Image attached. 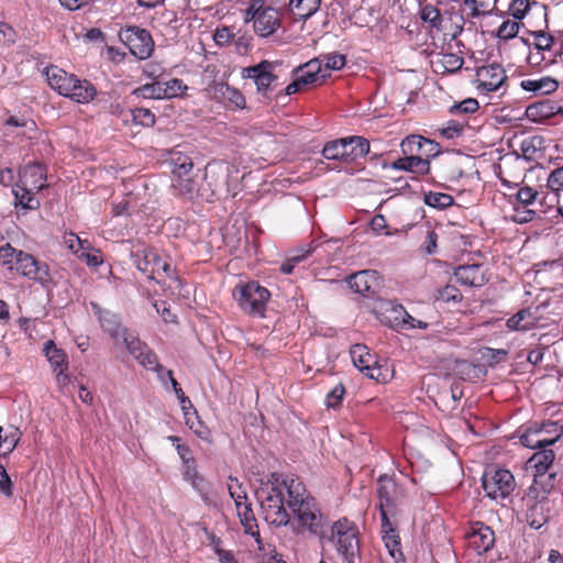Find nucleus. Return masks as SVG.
<instances>
[{
    "mask_svg": "<svg viewBox=\"0 0 563 563\" xmlns=\"http://www.w3.org/2000/svg\"><path fill=\"white\" fill-rule=\"evenodd\" d=\"M349 287L356 294L373 297L379 286L375 271H361L351 275L347 279Z\"/></svg>",
    "mask_w": 563,
    "mask_h": 563,
    "instance_id": "nucleus-18",
    "label": "nucleus"
},
{
    "mask_svg": "<svg viewBox=\"0 0 563 563\" xmlns=\"http://www.w3.org/2000/svg\"><path fill=\"white\" fill-rule=\"evenodd\" d=\"M173 176H188L194 172V162L190 156L181 152H174L172 154Z\"/></svg>",
    "mask_w": 563,
    "mask_h": 563,
    "instance_id": "nucleus-39",
    "label": "nucleus"
},
{
    "mask_svg": "<svg viewBox=\"0 0 563 563\" xmlns=\"http://www.w3.org/2000/svg\"><path fill=\"white\" fill-rule=\"evenodd\" d=\"M18 38V33L12 25L0 21V44L7 47L12 46Z\"/></svg>",
    "mask_w": 563,
    "mask_h": 563,
    "instance_id": "nucleus-63",
    "label": "nucleus"
},
{
    "mask_svg": "<svg viewBox=\"0 0 563 563\" xmlns=\"http://www.w3.org/2000/svg\"><path fill=\"white\" fill-rule=\"evenodd\" d=\"M364 375L377 383H387L393 378L394 371L389 367L388 363L375 362L368 367V371L364 372Z\"/></svg>",
    "mask_w": 563,
    "mask_h": 563,
    "instance_id": "nucleus-40",
    "label": "nucleus"
},
{
    "mask_svg": "<svg viewBox=\"0 0 563 563\" xmlns=\"http://www.w3.org/2000/svg\"><path fill=\"white\" fill-rule=\"evenodd\" d=\"M555 460L552 449L541 448L526 462V471L529 473L550 472Z\"/></svg>",
    "mask_w": 563,
    "mask_h": 563,
    "instance_id": "nucleus-28",
    "label": "nucleus"
},
{
    "mask_svg": "<svg viewBox=\"0 0 563 563\" xmlns=\"http://www.w3.org/2000/svg\"><path fill=\"white\" fill-rule=\"evenodd\" d=\"M275 64L269 60H262L256 65L244 67L242 77L253 79L258 92L266 95L274 90L278 77L274 74Z\"/></svg>",
    "mask_w": 563,
    "mask_h": 563,
    "instance_id": "nucleus-13",
    "label": "nucleus"
},
{
    "mask_svg": "<svg viewBox=\"0 0 563 563\" xmlns=\"http://www.w3.org/2000/svg\"><path fill=\"white\" fill-rule=\"evenodd\" d=\"M330 540L335 544L338 552L349 563H353L360 550L358 528L356 525L346 518L339 519L331 527Z\"/></svg>",
    "mask_w": 563,
    "mask_h": 563,
    "instance_id": "nucleus-8",
    "label": "nucleus"
},
{
    "mask_svg": "<svg viewBox=\"0 0 563 563\" xmlns=\"http://www.w3.org/2000/svg\"><path fill=\"white\" fill-rule=\"evenodd\" d=\"M174 195L185 200H192L198 196V177L197 175L188 174V176H177L173 178Z\"/></svg>",
    "mask_w": 563,
    "mask_h": 563,
    "instance_id": "nucleus-29",
    "label": "nucleus"
},
{
    "mask_svg": "<svg viewBox=\"0 0 563 563\" xmlns=\"http://www.w3.org/2000/svg\"><path fill=\"white\" fill-rule=\"evenodd\" d=\"M435 298L438 301L455 305L462 301L463 295L456 286L449 284L438 290Z\"/></svg>",
    "mask_w": 563,
    "mask_h": 563,
    "instance_id": "nucleus-50",
    "label": "nucleus"
},
{
    "mask_svg": "<svg viewBox=\"0 0 563 563\" xmlns=\"http://www.w3.org/2000/svg\"><path fill=\"white\" fill-rule=\"evenodd\" d=\"M477 89L484 92L506 91L507 75L498 64L482 66L476 71Z\"/></svg>",
    "mask_w": 563,
    "mask_h": 563,
    "instance_id": "nucleus-14",
    "label": "nucleus"
},
{
    "mask_svg": "<svg viewBox=\"0 0 563 563\" xmlns=\"http://www.w3.org/2000/svg\"><path fill=\"white\" fill-rule=\"evenodd\" d=\"M533 482L528 488L527 498H543L549 499L548 496L555 486L556 472H538L531 473Z\"/></svg>",
    "mask_w": 563,
    "mask_h": 563,
    "instance_id": "nucleus-23",
    "label": "nucleus"
},
{
    "mask_svg": "<svg viewBox=\"0 0 563 563\" xmlns=\"http://www.w3.org/2000/svg\"><path fill=\"white\" fill-rule=\"evenodd\" d=\"M539 311L540 307L521 309L507 320L506 325L510 331H528L538 328Z\"/></svg>",
    "mask_w": 563,
    "mask_h": 563,
    "instance_id": "nucleus-24",
    "label": "nucleus"
},
{
    "mask_svg": "<svg viewBox=\"0 0 563 563\" xmlns=\"http://www.w3.org/2000/svg\"><path fill=\"white\" fill-rule=\"evenodd\" d=\"M330 76L324 73L320 58H313L295 69V79L285 88L286 95L290 96L308 89L309 87L319 86Z\"/></svg>",
    "mask_w": 563,
    "mask_h": 563,
    "instance_id": "nucleus-10",
    "label": "nucleus"
},
{
    "mask_svg": "<svg viewBox=\"0 0 563 563\" xmlns=\"http://www.w3.org/2000/svg\"><path fill=\"white\" fill-rule=\"evenodd\" d=\"M343 139L345 164L355 162L369 153V142L364 136L353 135Z\"/></svg>",
    "mask_w": 563,
    "mask_h": 563,
    "instance_id": "nucleus-27",
    "label": "nucleus"
},
{
    "mask_svg": "<svg viewBox=\"0 0 563 563\" xmlns=\"http://www.w3.org/2000/svg\"><path fill=\"white\" fill-rule=\"evenodd\" d=\"M162 86L164 99L183 97L187 91V86L179 78L162 81Z\"/></svg>",
    "mask_w": 563,
    "mask_h": 563,
    "instance_id": "nucleus-48",
    "label": "nucleus"
},
{
    "mask_svg": "<svg viewBox=\"0 0 563 563\" xmlns=\"http://www.w3.org/2000/svg\"><path fill=\"white\" fill-rule=\"evenodd\" d=\"M322 62V68L324 73L330 70H340L346 64V57L343 54L331 53L319 57Z\"/></svg>",
    "mask_w": 563,
    "mask_h": 563,
    "instance_id": "nucleus-52",
    "label": "nucleus"
},
{
    "mask_svg": "<svg viewBox=\"0 0 563 563\" xmlns=\"http://www.w3.org/2000/svg\"><path fill=\"white\" fill-rule=\"evenodd\" d=\"M131 258L140 272L158 284L166 279L179 280L170 263L163 258L155 247L144 246L139 249L131 253Z\"/></svg>",
    "mask_w": 563,
    "mask_h": 563,
    "instance_id": "nucleus-6",
    "label": "nucleus"
},
{
    "mask_svg": "<svg viewBox=\"0 0 563 563\" xmlns=\"http://www.w3.org/2000/svg\"><path fill=\"white\" fill-rule=\"evenodd\" d=\"M423 201L431 208L442 210L451 207L454 203V198L449 194L430 191L424 195Z\"/></svg>",
    "mask_w": 563,
    "mask_h": 563,
    "instance_id": "nucleus-47",
    "label": "nucleus"
},
{
    "mask_svg": "<svg viewBox=\"0 0 563 563\" xmlns=\"http://www.w3.org/2000/svg\"><path fill=\"white\" fill-rule=\"evenodd\" d=\"M533 35V49L540 52H550L554 47V37L544 31H537Z\"/></svg>",
    "mask_w": 563,
    "mask_h": 563,
    "instance_id": "nucleus-55",
    "label": "nucleus"
},
{
    "mask_svg": "<svg viewBox=\"0 0 563 563\" xmlns=\"http://www.w3.org/2000/svg\"><path fill=\"white\" fill-rule=\"evenodd\" d=\"M405 308L401 305H390L383 312L382 322L396 331H404Z\"/></svg>",
    "mask_w": 563,
    "mask_h": 563,
    "instance_id": "nucleus-38",
    "label": "nucleus"
},
{
    "mask_svg": "<svg viewBox=\"0 0 563 563\" xmlns=\"http://www.w3.org/2000/svg\"><path fill=\"white\" fill-rule=\"evenodd\" d=\"M18 262L13 268L19 274L43 286L51 282L49 267L47 264L38 262L33 255L25 252L18 254Z\"/></svg>",
    "mask_w": 563,
    "mask_h": 563,
    "instance_id": "nucleus-15",
    "label": "nucleus"
},
{
    "mask_svg": "<svg viewBox=\"0 0 563 563\" xmlns=\"http://www.w3.org/2000/svg\"><path fill=\"white\" fill-rule=\"evenodd\" d=\"M455 279L465 286L481 287L488 282L486 269L483 265H461L454 271Z\"/></svg>",
    "mask_w": 563,
    "mask_h": 563,
    "instance_id": "nucleus-22",
    "label": "nucleus"
},
{
    "mask_svg": "<svg viewBox=\"0 0 563 563\" xmlns=\"http://www.w3.org/2000/svg\"><path fill=\"white\" fill-rule=\"evenodd\" d=\"M393 168L408 170L417 174H427L430 169V162L419 155H405L393 163Z\"/></svg>",
    "mask_w": 563,
    "mask_h": 563,
    "instance_id": "nucleus-35",
    "label": "nucleus"
},
{
    "mask_svg": "<svg viewBox=\"0 0 563 563\" xmlns=\"http://www.w3.org/2000/svg\"><path fill=\"white\" fill-rule=\"evenodd\" d=\"M563 435V427L556 421L532 423L520 434V443L530 449H541L553 445Z\"/></svg>",
    "mask_w": 563,
    "mask_h": 563,
    "instance_id": "nucleus-9",
    "label": "nucleus"
},
{
    "mask_svg": "<svg viewBox=\"0 0 563 563\" xmlns=\"http://www.w3.org/2000/svg\"><path fill=\"white\" fill-rule=\"evenodd\" d=\"M343 142L344 139L342 137L327 142L321 152L322 156L329 161H339L341 163H345Z\"/></svg>",
    "mask_w": 563,
    "mask_h": 563,
    "instance_id": "nucleus-41",
    "label": "nucleus"
},
{
    "mask_svg": "<svg viewBox=\"0 0 563 563\" xmlns=\"http://www.w3.org/2000/svg\"><path fill=\"white\" fill-rule=\"evenodd\" d=\"M320 0H289L288 11L294 21H306L320 8Z\"/></svg>",
    "mask_w": 563,
    "mask_h": 563,
    "instance_id": "nucleus-32",
    "label": "nucleus"
},
{
    "mask_svg": "<svg viewBox=\"0 0 563 563\" xmlns=\"http://www.w3.org/2000/svg\"><path fill=\"white\" fill-rule=\"evenodd\" d=\"M527 117L533 121L545 119L552 114V108L548 102L530 104L526 110Z\"/></svg>",
    "mask_w": 563,
    "mask_h": 563,
    "instance_id": "nucleus-56",
    "label": "nucleus"
},
{
    "mask_svg": "<svg viewBox=\"0 0 563 563\" xmlns=\"http://www.w3.org/2000/svg\"><path fill=\"white\" fill-rule=\"evenodd\" d=\"M14 195V206L15 208H21L23 210H36L40 208L41 202L36 197L38 190H31L27 187L21 186V184L16 183L12 189Z\"/></svg>",
    "mask_w": 563,
    "mask_h": 563,
    "instance_id": "nucleus-31",
    "label": "nucleus"
},
{
    "mask_svg": "<svg viewBox=\"0 0 563 563\" xmlns=\"http://www.w3.org/2000/svg\"><path fill=\"white\" fill-rule=\"evenodd\" d=\"M516 486L515 476L505 468H487L482 477V487L490 499L497 500L509 497Z\"/></svg>",
    "mask_w": 563,
    "mask_h": 563,
    "instance_id": "nucleus-11",
    "label": "nucleus"
},
{
    "mask_svg": "<svg viewBox=\"0 0 563 563\" xmlns=\"http://www.w3.org/2000/svg\"><path fill=\"white\" fill-rule=\"evenodd\" d=\"M22 250L13 247L10 243H5L0 246V262L9 269H13L19 258L18 254H22Z\"/></svg>",
    "mask_w": 563,
    "mask_h": 563,
    "instance_id": "nucleus-53",
    "label": "nucleus"
},
{
    "mask_svg": "<svg viewBox=\"0 0 563 563\" xmlns=\"http://www.w3.org/2000/svg\"><path fill=\"white\" fill-rule=\"evenodd\" d=\"M350 354L355 367L364 374L368 371V367L375 362L376 356L369 352V349L363 344H354Z\"/></svg>",
    "mask_w": 563,
    "mask_h": 563,
    "instance_id": "nucleus-37",
    "label": "nucleus"
},
{
    "mask_svg": "<svg viewBox=\"0 0 563 563\" xmlns=\"http://www.w3.org/2000/svg\"><path fill=\"white\" fill-rule=\"evenodd\" d=\"M156 122L155 114L147 108H132L130 126H153Z\"/></svg>",
    "mask_w": 563,
    "mask_h": 563,
    "instance_id": "nucleus-42",
    "label": "nucleus"
},
{
    "mask_svg": "<svg viewBox=\"0 0 563 563\" xmlns=\"http://www.w3.org/2000/svg\"><path fill=\"white\" fill-rule=\"evenodd\" d=\"M382 521V534L385 547L389 553V555L395 560L396 563L404 560V553L401 551L400 537L391 523L390 519L383 514Z\"/></svg>",
    "mask_w": 563,
    "mask_h": 563,
    "instance_id": "nucleus-25",
    "label": "nucleus"
},
{
    "mask_svg": "<svg viewBox=\"0 0 563 563\" xmlns=\"http://www.w3.org/2000/svg\"><path fill=\"white\" fill-rule=\"evenodd\" d=\"M432 64L435 73H455L462 68L464 59L454 53H442L438 54L437 59Z\"/></svg>",
    "mask_w": 563,
    "mask_h": 563,
    "instance_id": "nucleus-36",
    "label": "nucleus"
},
{
    "mask_svg": "<svg viewBox=\"0 0 563 563\" xmlns=\"http://www.w3.org/2000/svg\"><path fill=\"white\" fill-rule=\"evenodd\" d=\"M43 353L49 362L53 372H57V369H68L69 362L68 355L63 350L56 346L53 340H48L44 343Z\"/></svg>",
    "mask_w": 563,
    "mask_h": 563,
    "instance_id": "nucleus-34",
    "label": "nucleus"
},
{
    "mask_svg": "<svg viewBox=\"0 0 563 563\" xmlns=\"http://www.w3.org/2000/svg\"><path fill=\"white\" fill-rule=\"evenodd\" d=\"M399 487L397 483L387 475H380L377 481V497L379 500L378 509L380 519L383 514L387 518L396 514V500L398 498Z\"/></svg>",
    "mask_w": 563,
    "mask_h": 563,
    "instance_id": "nucleus-16",
    "label": "nucleus"
},
{
    "mask_svg": "<svg viewBox=\"0 0 563 563\" xmlns=\"http://www.w3.org/2000/svg\"><path fill=\"white\" fill-rule=\"evenodd\" d=\"M44 75L48 86L58 95L77 103H88L97 95L96 87L87 79H79L55 65L45 67Z\"/></svg>",
    "mask_w": 563,
    "mask_h": 563,
    "instance_id": "nucleus-3",
    "label": "nucleus"
},
{
    "mask_svg": "<svg viewBox=\"0 0 563 563\" xmlns=\"http://www.w3.org/2000/svg\"><path fill=\"white\" fill-rule=\"evenodd\" d=\"M550 500L543 498H527L526 521L533 529H540L550 519Z\"/></svg>",
    "mask_w": 563,
    "mask_h": 563,
    "instance_id": "nucleus-20",
    "label": "nucleus"
},
{
    "mask_svg": "<svg viewBox=\"0 0 563 563\" xmlns=\"http://www.w3.org/2000/svg\"><path fill=\"white\" fill-rule=\"evenodd\" d=\"M420 18L423 22L429 23L432 29H435L438 31L443 30V18L440 9H438L437 7L430 3L422 5L420 10Z\"/></svg>",
    "mask_w": 563,
    "mask_h": 563,
    "instance_id": "nucleus-43",
    "label": "nucleus"
},
{
    "mask_svg": "<svg viewBox=\"0 0 563 563\" xmlns=\"http://www.w3.org/2000/svg\"><path fill=\"white\" fill-rule=\"evenodd\" d=\"M238 517L240 519V522L242 527L244 528V532L246 534H250L256 539L257 542H260V531L256 518L254 516L252 505L251 503H238L235 506Z\"/></svg>",
    "mask_w": 563,
    "mask_h": 563,
    "instance_id": "nucleus-33",
    "label": "nucleus"
},
{
    "mask_svg": "<svg viewBox=\"0 0 563 563\" xmlns=\"http://www.w3.org/2000/svg\"><path fill=\"white\" fill-rule=\"evenodd\" d=\"M537 3L534 0H510L507 12L515 20L522 21Z\"/></svg>",
    "mask_w": 563,
    "mask_h": 563,
    "instance_id": "nucleus-45",
    "label": "nucleus"
},
{
    "mask_svg": "<svg viewBox=\"0 0 563 563\" xmlns=\"http://www.w3.org/2000/svg\"><path fill=\"white\" fill-rule=\"evenodd\" d=\"M466 126V121L449 120L444 126L438 129V133L441 137L453 140L462 136Z\"/></svg>",
    "mask_w": 563,
    "mask_h": 563,
    "instance_id": "nucleus-46",
    "label": "nucleus"
},
{
    "mask_svg": "<svg viewBox=\"0 0 563 563\" xmlns=\"http://www.w3.org/2000/svg\"><path fill=\"white\" fill-rule=\"evenodd\" d=\"M243 20L246 24H252L256 35L268 37L280 27L282 13L267 0H249L243 11Z\"/></svg>",
    "mask_w": 563,
    "mask_h": 563,
    "instance_id": "nucleus-5",
    "label": "nucleus"
},
{
    "mask_svg": "<svg viewBox=\"0 0 563 563\" xmlns=\"http://www.w3.org/2000/svg\"><path fill=\"white\" fill-rule=\"evenodd\" d=\"M283 484L288 494L287 506L295 514L300 529L322 540L329 519L321 512L316 499L307 494L306 486L298 477L286 476Z\"/></svg>",
    "mask_w": 563,
    "mask_h": 563,
    "instance_id": "nucleus-1",
    "label": "nucleus"
},
{
    "mask_svg": "<svg viewBox=\"0 0 563 563\" xmlns=\"http://www.w3.org/2000/svg\"><path fill=\"white\" fill-rule=\"evenodd\" d=\"M109 111L113 117L121 120L123 125L130 126L132 108H125L122 103L114 102L110 104Z\"/></svg>",
    "mask_w": 563,
    "mask_h": 563,
    "instance_id": "nucleus-64",
    "label": "nucleus"
},
{
    "mask_svg": "<svg viewBox=\"0 0 563 563\" xmlns=\"http://www.w3.org/2000/svg\"><path fill=\"white\" fill-rule=\"evenodd\" d=\"M120 41L137 59H147L154 52V40L151 33L136 25L126 26L119 32Z\"/></svg>",
    "mask_w": 563,
    "mask_h": 563,
    "instance_id": "nucleus-12",
    "label": "nucleus"
},
{
    "mask_svg": "<svg viewBox=\"0 0 563 563\" xmlns=\"http://www.w3.org/2000/svg\"><path fill=\"white\" fill-rule=\"evenodd\" d=\"M162 81H153L150 84H144L140 87H136L132 95L136 98L143 99H164L163 90H162Z\"/></svg>",
    "mask_w": 563,
    "mask_h": 563,
    "instance_id": "nucleus-44",
    "label": "nucleus"
},
{
    "mask_svg": "<svg viewBox=\"0 0 563 563\" xmlns=\"http://www.w3.org/2000/svg\"><path fill=\"white\" fill-rule=\"evenodd\" d=\"M547 186L556 195L563 191V165L551 170L547 179Z\"/></svg>",
    "mask_w": 563,
    "mask_h": 563,
    "instance_id": "nucleus-60",
    "label": "nucleus"
},
{
    "mask_svg": "<svg viewBox=\"0 0 563 563\" xmlns=\"http://www.w3.org/2000/svg\"><path fill=\"white\" fill-rule=\"evenodd\" d=\"M228 490L231 498L234 500L235 506L238 503H247L246 490L244 489L242 483L238 481V478L232 476L229 477Z\"/></svg>",
    "mask_w": 563,
    "mask_h": 563,
    "instance_id": "nucleus-58",
    "label": "nucleus"
},
{
    "mask_svg": "<svg viewBox=\"0 0 563 563\" xmlns=\"http://www.w3.org/2000/svg\"><path fill=\"white\" fill-rule=\"evenodd\" d=\"M19 184L31 190L41 191L46 187V168L40 163H30L22 167L19 173Z\"/></svg>",
    "mask_w": 563,
    "mask_h": 563,
    "instance_id": "nucleus-19",
    "label": "nucleus"
},
{
    "mask_svg": "<svg viewBox=\"0 0 563 563\" xmlns=\"http://www.w3.org/2000/svg\"><path fill=\"white\" fill-rule=\"evenodd\" d=\"M479 109L478 101L474 98H467L459 103H454L449 108V113L456 115L459 113L473 114Z\"/></svg>",
    "mask_w": 563,
    "mask_h": 563,
    "instance_id": "nucleus-57",
    "label": "nucleus"
},
{
    "mask_svg": "<svg viewBox=\"0 0 563 563\" xmlns=\"http://www.w3.org/2000/svg\"><path fill=\"white\" fill-rule=\"evenodd\" d=\"M345 395V387L343 384L335 385L325 396V405L328 408H339Z\"/></svg>",
    "mask_w": 563,
    "mask_h": 563,
    "instance_id": "nucleus-62",
    "label": "nucleus"
},
{
    "mask_svg": "<svg viewBox=\"0 0 563 563\" xmlns=\"http://www.w3.org/2000/svg\"><path fill=\"white\" fill-rule=\"evenodd\" d=\"M282 475L273 473L267 484L260 488L257 497L261 505L262 516L264 520L272 526H286L290 516L285 507V497Z\"/></svg>",
    "mask_w": 563,
    "mask_h": 563,
    "instance_id": "nucleus-4",
    "label": "nucleus"
},
{
    "mask_svg": "<svg viewBox=\"0 0 563 563\" xmlns=\"http://www.w3.org/2000/svg\"><path fill=\"white\" fill-rule=\"evenodd\" d=\"M520 87L530 93V97L551 95L559 88V81L550 76L526 78L520 81Z\"/></svg>",
    "mask_w": 563,
    "mask_h": 563,
    "instance_id": "nucleus-26",
    "label": "nucleus"
},
{
    "mask_svg": "<svg viewBox=\"0 0 563 563\" xmlns=\"http://www.w3.org/2000/svg\"><path fill=\"white\" fill-rule=\"evenodd\" d=\"M90 308L101 329L109 334L114 344L122 343L129 353L144 368L156 371L159 367L157 355L136 335L123 327L117 313L103 309L98 302L91 301Z\"/></svg>",
    "mask_w": 563,
    "mask_h": 563,
    "instance_id": "nucleus-2",
    "label": "nucleus"
},
{
    "mask_svg": "<svg viewBox=\"0 0 563 563\" xmlns=\"http://www.w3.org/2000/svg\"><path fill=\"white\" fill-rule=\"evenodd\" d=\"M468 548L477 554L489 551L495 544V533L490 527L481 521L473 522L465 534Z\"/></svg>",
    "mask_w": 563,
    "mask_h": 563,
    "instance_id": "nucleus-17",
    "label": "nucleus"
},
{
    "mask_svg": "<svg viewBox=\"0 0 563 563\" xmlns=\"http://www.w3.org/2000/svg\"><path fill=\"white\" fill-rule=\"evenodd\" d=\"M542 143V136L534 135L527 137L522 140L520 144V151L526 158L532 159L534 158L537 151L541 148Z\"/></svg>",
    "mask_w": 563,
    "mask_h": 563,
    "instance_id": "nucleus-54",
    "label": "nucleus"
},
{
    "mask_svg": "<svg viewBox=\"0 0 563 563\" xmlns=\"http://www.w3.org/2000/svg\"><path fill=\"white\" fill-rule=\"evenodd\" d=\"M538 196V190L530 186L519 188L515 195L518 205L525 207L531 206L537 200Z\"/></svg>",
    "mask_w": 563,
    "mask_h": 563,
    "instance_id": "nucleus-61",
    "label": "nucleus"
},
{
    "mask_svg": "<svg viewBox=\"0 0 563 563\" xmlns=\"http://www.w3.org/2000/svg\"><path fill=\"white\" fill-rule=\"evenodd\" d=\"M537 217V212L529 207L514 206V213L510 216L512 222L518 224H525L533 221Z\"/></svg>",
    "mask_w": 563,
    "mask_h": 563,
    "instance_id": "nucleus-59",
    "label": "nucleus"
},
{
    "mask_svg": "<svg viewBox=\"0 0 563 563\" xmlns=\"http://www.w3.org/2000/svg\"><path fill=\"white\" fill-rule=\"evenodd\" d=\"M423 136L421 135H409L405 137L400 143V148L404 155H419L423 148Z\"/></svg>",
    "mask_w": 563,
    "mask_h": 563,
    "instance_id": "nucleus-51",
    "label": "nucleus"
},
{
    "mask_svg": "<svg viewBox=\"0 0 563 563\" xmlns=\"http://www.w3.org/2000/svg\"><path fill=\"white\" fill-rule=\"evenodd\" d=\"M320 245L321 244L318 241L312 240L308 244L301 245L291 251L287 260L280 265V272L287 275L291 274L294 268L299 263L308 258Z\"/></svg>",
    "mask_w": 563,
    "mask_h": 563,
    "instance_id": "nucleus-30",
    "label": "nucleus"
},
{
    "mask_svg": "<svg viewBox=\"0 0 563 563\" xmlns=\"http://www.w3.org/2000/svg\"><path fill=\"white\" fill-rule=\"evenodd\" d=\"M521 25V21L515 20L514 18L512 20L508 19L499 25L496 31V36L499 40H511L517 36Z\"/></svg>",
    "mask_w": 563,
    "mask_h": 563,
    "instance_id": "nucleus-49",
    "label": "nucleus"
},
{
    "mask_svg": "<svg viewBox=\"0 0 563 563\" xmlns=\"http://www.w3.org/2000/svg\"><path fill=\"white\" fill-rule=\"evenodd\" d=\"M213 96L217 100L224 103L230 110L244 109L246 100L243 93L227 82H218L213 87Z\"/></svg>",
    "mask_w": 563,
    "mask_h": 563,
    "instance_id": "nucleus-21",
    "label": "nucleus"
},
{
    "mask_svg": "<svg viewBox=\"0 0 563 563\" xmlns=\"http://www.w3.org/2000/svg\"><path fill=\"white\" fill-rule=\"evenodd\" d=\"M239 308L247 316L264 317L271 292L257 282L239 283L232 291Z\"/></svg>",
    "mask_w": 563,
    "mask_h": 563,
    "instance_id": "nucleus-7",
    "label": "nucleus"
}]
</instances>
